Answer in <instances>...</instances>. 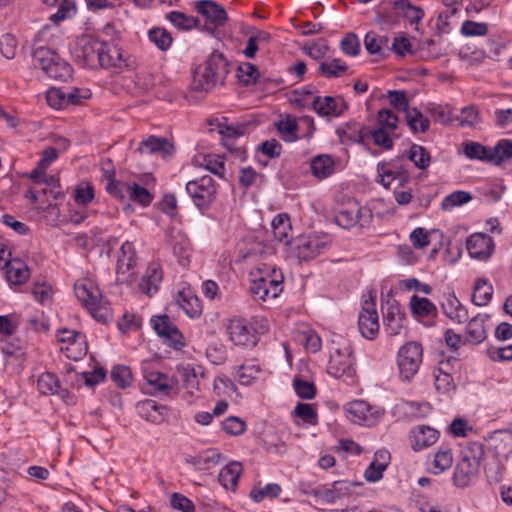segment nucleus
<instances>
[{"label": "nucleus", "mask_w": 512, "mask_h": 512, "mask_svg": "<svg viewBox=\"0 0 512 512\" xmlns=\"http://www.w3.org/2000/svg\"><path fill=\"white\" fill-rule=\"evenodd\" d=\"M228 73L229 63L226 58L221 53L213 52L193 72L190 84L191 91L206 94L215 86L222 85Z\"/></svg>", "instance_id": "1"}, {"label": "nucleus", "mask_w": 512, "mask_h": 512, "mask_svg": "<svg viewBox=\"0 0 512 512\" xmlns=\"http://www.w3.org/2000/svg\"><path fill=\"white\" fill-rule=\"evenodd\" d=\"M485 457L484 445L480 442L468 443L460 452L453 472V483L458 488H466L477 482L481 463Z\"/></svg>", "instance_id": "2"}, {"label": "nucleus", "mask_w": 512, "mask_h": 512, "mask_svg": "<svg viewBox=\"0 0 512 512\" xmlns=\"http://www.w3.org/2000/svg\"><path fill=\"white\" fill-rule=\"evenodd\" d=\"M75 295L88 309L94 319L101 323H107L111 318L108 303L101 296L99 288L91 281L84 279L75 283Z\"/></svg>", "instance_id": "3"}, {"label": "nucleus", "mask_w": 512, "mask_h": 512, "mask_svg": "<svg viewBox=\"0 0 512 512\" xmlns=\"http://www.w3.org/2000/svg\"><path fill=\"white\" fill-rule=\"evenodd\" d=\"M327 372L335 378H341L344 376L352 378L355 374L354 357L351 344L341 336L332 340Z\"/></svg>", "instance_id": "4"}, {"label": "nucleus", "mask_w": 512, "mask_h": 512, "mask_svg": "<svg viewBox=\"0 0 512 512\" xmlns=\"http://www.w3.org/2000/svg\"><path fill=\"white\" fill-rule=\"evenodd\" d=\"M104 48L105 41L90 35L82 36L76 43L73 56L82 66L97 68L100 60L105 62V57H101V51ZM107 61L109 60L106 59Z\"/></svg>", "instance_id": "5"}, {"label": "nucleus", "mask_w": 512, "mask_h": 512, "mask_svg": "<svg viewBox=\"0 0 512 512\" xmlns=\"http://www.w3.org/2000/svg\"><path fill=\"white\" fill-rule=\"evenodd\" d=\"M187 194L200 210H207L216 198V185L210 175L188 181L185 186Z\"/></svg>", "instance_id": "6"}, {"label": "nucleus", "mask_w": 512, "mask_h": 512, "mask_svg": "<svg viewBox=\"0 0 512 512\" xmlns=\"http://www.w3.org/2000/svg\"><path fill=\"white\" fill-rule=\"evenodd\" d=\"M423 349L418 342H409L403 345L397 355V364L400 377L410 381L418 372L422 363Z\"/></svg>", "instance_id": "7"}, {"label": "nucleus", "mask_w": 512, "mask_h": 512, "mask_svg": "<svg viewBox=\"0 0 512 512\" xmlns=\"http://www.w3.org/2000/svg\"><path fill=\"white\" fill-rule=\"evenodd\" d=\"M291 244V249L299 260H310L323 253L330 244L327 235H309L299 237Z\"/></svg>", "instance_id": "8"}, {"label": "nucleus", "mask_w": 512, "mask_h": 512, "mask_svg": "<svg viewBox=\"0 0 512 512\" xmlns=\"http://www.w3.org/2000/svg\"><path fill=\"white\" fill-rule=\"evenodd\" d=\"M141 370L146 383L151 387V395L170 396L175 391L177 381L167 374L153 370L149 362L142 363Z\"/></svg>", "instance_id": "9"}, {"label": "nucleus", "mask_w": 512, "mask_h": 512, "mask_svg": "<svg viewBox=\"0 0 512 512\" xmlns=\"http://www.w3.org/2000/svg\"><path fill=\"white\" fill-rule=\"evenodd\" d=\"M151 324L157 335L168 346L175 350H180L185 346L182 333L168 315L153 316Z\"/></svg>", "instance_id": "10"}, {"label": "nucleus", "mask_w": 512, "mask_h": 512, "mask_svg": "<svg viewBox=\"0 0 512 512\" xmlns=\"http://www.w3.org/2000/svg\"><path fill=\"white\" fill-rule=\"evenodd\" d=\"M136 266V251L132 242L125 241L120 248L117 269H116V282L119 284L131 283L134 272L132 271Z\"/></svg>", "instance_id": "11"}, {"label": "nucleus", "mask_w": 512, "mask_h": 512, "mask_svg": "<svg viewBox=\"0 0 512 512\" xmlns=\"http://www.w3.org/2000/svg\"><path fill=\"white\" fill-rule=\"evenodd\" d=\"M379 327L376 303L371 297L363 302L362 310L358 317V328L364 338L374 340L378 335Z\"/></svg>", "instance_id": "12"}, {"label": "nucleus", "mask_w": 512, "mask_h": 512, "mask_svg": "<svg viewBox=\"0 0 512 512\" xmlns=\"http://www.w3.org/2000/svg\"><path fill=\"white\" fill-rule=\"evenodd\" d=\"M367 215L371 218V212L369 209L360 207L357 203H351L342 206L335 215V222L337 225L344 229H350L357 223L361 226L365 225L364 218Z\"/></svg>", "instance_id": "13"}, {"label": "nucleus", "mask_w": 512, "mask_h": 512, "mask_svg": "<svg viewBox=\"0 0 512 512\" xmlns=\"http://www.w3.org/2000/svg\"><path fill=\"white\" fill-rule=\"evenodd\" d=\"M230 340L235 345L255 346L258 339L255 330L245 319H233L228 325Z\"/></svg>", "instance_id": "14"}, {"label": "nucleus", "mask_w": 512, "mask_h": 512, "mask_svg": "<svg viewBox=\"0 0 512 512\" xmlns=\"http://www.w3.org/2000/svg\"><path fill=\"white\" fill-rule=\"evenodd\" d=\"M469 255L475 259L489 257L494 249V242L491 236L484 233L472 234L466 242Z\"/></svg>", "instance_id": "15"}, {"label": "nucleus", "mask_w": 512, "mask_h": 512, "mask_svg": "<svg viewBox=\"0 0 512 512\" xmlns=\"http://www.w3.org/2000/svg\"><path fill=\"white\" fill-rule=\"evenodd\" d=\"M195 9L198 13L211 21L213 26L207 27V30L210 32H213L215 27L223 25L227 18L225 9L212 0L197 1L195 3Z\"/></svg>", "instance_id": "16"}, {"label": "nucleus", "mask_w": 512, "mask_h": 512, "mask_svg": "<svg viewBox=\"0 0 512 512\" xmlns=\"http://www.w3.org/2000/svg\"><path fill=\"white\" fill-rule=\"evenodd\" d=\"M347 418L355 424L371 425L376 417L372 407L363 400H355L347 404Z\"/></svg>", "instance_id": "17"}, {"label": "nucleus", "mask_w": 512, "mask_h": 512, "mask_svg": "<svg viewBox=\"0 0 512 512\" xmlns=\"http://www.w3.org/2000/svg\"><path fill=\"white\" fill-rule=\"evenodd\" d=\"M101 57H105L109 61H99L101 68H126L129 66L128 58L123 50L119 47L118 43H110L105 41V48L101 51Z\"/></svg>", "instance_id": "18"}, {"label": "nucleus", "mask_w": 512, "mask_h": 512, "mask_svg": "<svg viewBox=\"0 0 512 512\" xmlns=\"http://www.w3.org/2000/svg\"><path fill=\"white\" fill-rule=\"evenodd\" d=\"M392 8L397 17L403 18L411 25H418L425 16L424 10L409 0H394Z\"/></svg>", "instance_id": "19"}, {"label": "nucleus", "mask_w": 512, "mask_h": 512, "mask_svg": "<svg viewBox=\"0 0 512 512\" xmlns=\"http://www.w3.org/2000/svg\"><path fill=\"white\" fill-rule=\"evenodd\" d=\"M404 321L405 314L396 302L390 304L383 313L384 329L389 336L399 335L404 327Z\"/></svg>", "instance_id": "20"}, {"label": "nucleus", "mask_w": 512, "mask_h": 512, "mask_svg": "<svg viewBox=\"0 0 512 512\" xmlns=\"http://www.w3.org/2000/svg\"><path fill=\"white\" fill-rule=\"evenodd\" d=\"M439 437V433L432 427L419 425L411 431L412 449L421 451L433 445Z\"/></svg>", "instance_id": "21"}, {"label": "nucleus", "mask_w": 512, "mask_h": 512, "mask_svg": "<svg viewBox=\"0 0 512 512\" xmlns=\"http://www.w3.org/2000/svg\"><path fill=\"white\" fill-rule=\"evenodd\" d=\"M175 302L190 318H197L202 313L201 301L190 288L179 291Z\"/></svg>", "instance_id": "22"}, {"label": "nucleus", "mask_w": 512, "mask_h": 512, "mask_svg": "<svg viewBox=\"0 0 512 512\" xmlns=\"http://www.w3.org/2000/svg\"><path fill=\"white\" fill-rule=\"evenodd\" d=\"M173 150V144L166 138L157 136H149L142 140L138 147L140 153L161 154L163 157L171 155Z\"/></svg>", "instance_id": "23"}, {"label": "nucleus", "mask_w": 512, "mask_h": 512, "mask_svg": "<svg viewBox=\"0 0 512 512\" xmlns=\"http://www.w3.org/2000/svg\"><path fill=\"white\" fill-rule=\"evenodd\" d=\"M137 410L142 418L154 424L162 423L167 413L165 406L159 405L156 401L151 399L139 402L137 404Z\"/></svg>", "instance_id": "24"}, {"label": "nucleus", "mask_w": 512, "mask_h": 512, "mask_svg": "<svg viewBox=\"0 0 512 512\" xmlns=\"http://www.w3.org/2000/svg\"><path fill=\"white\" fill-rule=\"evenodd\" d=\"M6 279L12 285H22L30 277L28 266L19 259H13L5 263Z\"/></svg>", "instance_id": "25"}, {"label": "nucleus", "mask_w": 512, "mask_h": 512, "mask_svg": "<svg viewBox=\"0 0 512 512\" xmlns=\"http://www.w3.org/2000/svg\"><path fill=\"white\" fill-rule=\"evenodd\" d=\"M390 454L386 450H380L375 453L374 460L370 463L364 472V477L368 482H377L383 477V472L387 468Z\"/></svg>", "instance_id": "26"}, {"label": "nucleus", "mask_w": 512, "mask_h": 512, "mask_svg": "<svg viewBox=\"0 0 512 512\" xmlns=\"http://www.w3.org/2000/svg\"><path fill=\"white\" fill-rule=\"evenodd\" d=\"M336 133L340 142L345 145L362 143L366 136L364 127L356 122L346 123L344 126L337 128Z\"/></svg>", "instance_id": "27"}, {"label": "nucleus", "mask_w": 512, "mask_h": 512, "mask_svg": "<svg viewBox=\"0 0 512 512\" xmlns=\"http://www.w3.org/2000/svg\"><path fill=\"white\" fill-rule=\"evenodd\" d=\"M242 471L243 467L240 462H230L221 469L218 480L225 489L234 491Z\"/></svg>", "instance_id": "28"}, {"label": "nucleus", "mask_w": 512, "mask_h": 512, "mask_svg": "<svg viewBox=\"0 0 512 512\" xmlns=\"http://www.w3.org/2000/svg\"><path fill=\"white\" fill-rule=\"evenodd\" d=\"M37 388L41 394H58L63 399L69 394L66 389H60L57 376L50 372L43 373L38 377Z\"/></svg>", "instance_id": "29"}, {"label": "nucleus", "mask_w": 512, "mask_h": 512, "mask_svg": "<svg viewBox=\"0 0 512 512\" xmlns=\"http://www.w3.org/2000/svg\"><path fill=\"white\" fill-rule=\"evenodd\" d=\"M442 309L445 315L456 323H464L468 319L466 308L454 295L447 297L446 301L442 303Z\"/></svg>", "instance_id": "30"}, {"label": "nucleus", "mask_w": 512, "mask_h": 512, "mask_svg": "<svg viewBox=\"0 0 512 512\" xmlns=\"http://www.w3.org/2000/svg\"><path fill=\"white\" fill-rule=\"evenodd\" d=\"M271 226L275 239L286 245L290 244L291 222L288 214L281 213L276 215L272 220Z\"/></svg>", "instance_id": "31"}, {"label": "nucleus", "mask_w": 512, "mask_h": 512, "mask_svg": "<svg viewBox=\"0 0 512 512\" xmlns=\"http://www.w3.org/2000/svg\"><path fill=\"white\" fill-rule=\"evenodd\" d=\"M406 170L398 160H394L387 163H378L377 165V173L380 177V183L388 188L393 180H396V177L402 173V171Z\"/></svg>", "instance_id": "32"}, {"label": "nucleus", "mask_w": 512, "mask_h": 512, "mask_svg": "<svg viewBox=\"0 0 512 512\" xmlns=\"http://www.w3.org/2000/svg\"><path fill=\"white\" fill-rule=\"evenodd\" d=\"M162 281V272L156 266H149L146 274L139 282V289L141 292L151 296L158 290V285Z\"/></svg>", "instance_id": "33"}, {"label": "nucleus", "mask_w": 512, "mask_h": 512, "mask_svg": "<svg viewBox=\"0 0 512 512\" xmlns=\"http://www.w3.org/2000/svg\"><path fill=\"white\" fill-rule=\"evenodd\" d=\"M43 2L49 6L58 7L57 11L49 17L55 24L70 18L75 13V4L72 0H43Z\"/></svg>", "instance_id": "34"}, {"label": "nucleus", "mask_w": 512, "mask_h": 512, "mask_svg": "<svg viewBox=\"0 0 512 512\" xmlns=\"http://www.w3.org/2000/svg\"><path fill=\"white\" fill-rule=\"evenodd\" d=\"M310 168L315 177L324 179L334 172V160L329 155H319L312 159Z\"/></svg>", "instance_id": "35"}, {"label": "nucleus", "mask_w": 512, "mask_h": 512, "mask_svg": "<svg viewBox=\"0 0 512 512\" xmlns=\"http://www.w3.org/2000/svg\"><path fill=\"white\" fill-rule=\"evenodd\" d=\"M313 109L320 116H338L342 113V109H338L336 98L332 96L320 97L317 96L312 102Z\"/></svg>", "instance_id": "36"}, {"label": "nucleus", "mask_w": 512, "mask_h": 512, "mask_svg": "<svg viewBox=\"0 0 512 512\" xmlns=\"http://www.w3.org/2000/svg\"><path fill=\"white\" fill-rule=\"evenodd\" d=\"M410 307L414 315L418 317H435L436 306L428 299L413 295L410 298Z\"/></svg>", "instance_id": "37"}, {"label": "nucleus", "mask_w": 512, "mask_h": 512, "mask_svg": "<svg viewBox=\"0 0 512 512\" xmlns=\"http://www.w3.org/2000/svg\"><path fill=\"white\" fill-rule=\"evenodd\" d=\"M58 56L51 48L41 45L36 46L32 54L34 64L38 65L44 72L58 59Z\"/></svg>", "instance_id": "38"}, {"label": "nucleus", "mask_w": 512, "mask_h": 512, "mask_svg": "<svg viewBox=\"0 0 512 512\" xmlns=\"http://www.w3.org/2000/svg\"><path fill=\"white\" fill-rule=\"evenodd\" d=\"M347 70V64L338 58L323 61L318 67V73L326 78H338Z\"/></svg>", "instance_id": "39"}, {"label": "nucleus", "mask_w": 512, "mask_h": 512, "mask_svg": "<svg viewBox=\"0 0 512 512\" xmlns=\"http://www.w3.org/2000/svg\"><path fill=\"white\" fill-rule=\"evenodd\" d=\"M486 339V330L484 321L481 318L474 317L466 327L465 341L472 344H480Z\"/></svg>", "instance_id": "40"}, {"label": "nucleus", "mask_w": 512, "mask_h": 512, "mask_svg": "<svg viewBox=\"0 0 512 512\" xmlns=\"http://www.w3.org/2000/svg\"><path fill=\"white\" fill-rule=\"evenodd\" d=\"M493 287L484 279H478L474 286L472 301L477 306L486 305L492 298Z\"/></svg>", "instance_id": "41"}, {"label": "nucleus", "mask_w": 512, "mask_h": 512, "mask_svg": "<svg viewBox=\"0 0 512 512\" xmlns=\"http://www.w3.org/2000/svg\"><path fill=\"white\" fill-rule=\"evenodd\" d=\"M491 163L500 165L503 161L508 160L512 157V140L502 139L498 143L490 148Z\"/></svg>", "instance_id": "42"}, {"label": "nucleus", "mask_w": 512, "mask_h": 512, "mask_svg": "<svg viewBox=\"0 0 512 512\" xmlns=\"http://www.w3.org/2000/svg\"><path fill=\"white\" fill-rule=\"evenodd\" d=\"M276 127L284 141L292 142L298 139V124L292 116L286 115L284 119L276 123Z\"/></svg>", "instance_id": "43"}, {"label": "nucleus", "mask_w": 512, "mask_h": 512, "mask_svg": "<svg viewBox=\"0 0 512 512\" xmlns=\"http://www.w3.org/2000/svg\"><path fill=\"white\" fill-rule=\"evenodd\" d=\"M452 463L453 456L451 449H441L435 453L429 470L434 474H440L449 469Z\"/></svg>", "instance_id": "44"}, {"label": "nucleus", "mask_w": 512, "mask_h": 512, "mask_svg": "<svg viewBox=\"0 0 512 512\" xmlns=\"http://www.w3.org/2000/svg\"><path fill=\"white\" fill-rule=\"evenodd\" d=\"M406 121L407 125L414 133H424L428 130L430 125L428 118L424 117L423 114L416 108L407 111Z\"/></svg>", "instance_id": "45"}, {"label": "nucleus", "mask_w": 512, "mask_h": 512, "mask_svg": "<svg viewBox=\"0 0 512 512\" xmlns=\"http://www.w3.org/2000/svg\"><path fill=\"white\" fill-rule=\"evenodd\" d=\"M50 78L66 81L71 78L72 68L60 56L55 60L45 72Z\"/></svg>", "instance_id": "46"}, {"label": "nucleus", "mask_w": 512, "mask_h": 512, "mask_svg": "<svg viewBox=\"0 0 512 512\" xmlns=\"http://www.w3.org/2000/svg\"><path fill=\"white\" fill-rule=\"evenodd\" d=\"M464 154L469 159L490 162V148L483 146L478 142L469 141L464 144Z\"/></svg>", "instance_id": "47"}, {"label": "nucleus", "mask_w": 512, "mask_h": 512, "mask_svg": "<svg viewBox=\"0 0 512 512\" xmlns=\"http://www.w3.org/2000/svg\"><path fill=\"white\" fill-rule=\"evenodd\" d=\"M167 19L178 29L190 30L197 27L199 20L194 16H188L179 11H172L167 14Z\"/></svg>", "instance_id": "48"}, {"label": "nucleus", "mask_w": 512, "mask_h": 512, "mask_svg": "<svg viewBox=\"0 0 512 512\" xmlns=\"http://www.w3.org/2000/svg\"><path fill=\"white\" fill-rule=\"evenodd\" d=\"M408 159L412 161L418 169L424 170L430 164V154L422 146L413 144L408 151Z\"/></svg>", "instance_id": "49"}, {"label": "nucleus", "mask_w": 512, "mask_h": 512, "mask_svg": "<svg viewBox=\"0 0 512 512\" xmlns=\"http://www.w3.org/2000/svg\"><path fill=\"white\" fill-rule=\"evenodd\" d=\"M126 192L128 193L130 200L143 206L150 205L153 199L152 194L145 187L140 186L137 183L126 186Z\"/></svg>", "instance_id": "50"}, {"label": "nucleus", "mask_w": 512, "mask_h": 512, "mask_svg": "<svg viewBox=\"0 0 512 512\" xmlns=\"http://www.w3.org/2000/svg\"><path fill=\"white\" fill-rule=\"evenodd\" d=\"M472 200V195L466 191H454L445 196L442 200L441 207L443 210H451L455 207L464 205Z\"/></svg>", "instance_id": "51"}, {"label": "nucleus", "mask_w": 512, "mask_h": 512, "mask_svg": "<svg viewBox=\"0 0 512 512\" xmlns=\"http://www.w3.org/2000/svg\"><path fill=\"white\" fill-rule=\"evenodd\" d=\"M148 38L161 51L168 50L173 40L171 34L167 30L159 27L149 30Z\"/></svg>", "instance_id": "52"}, {"label": "nucleus", "mask_w": 512, "mask_h": 512, "mask_svg": "<svg viewBox=\"0 0 512 512\" xmlns=\"http://www.w3.org/2000/svg\"><path fill=\"white\" fill-rule=\"evenodd\" d=\"M258 77V68L251 63H242L237 68V78L245 86L254 84L257 81Z\"/></svg>", "instance_id": "53"}, {"label": "nucleus", "mask_w": 512, "mask_h": 512, "mask_svg": "<svg viewBox=\"0 0 512 512\" xmlns=\"http://www.w3.org/2000/svg\"><path fill=\"white\" fill-rule=\"evenodd\" d=\"M111 378L119 388H127L132 383V372L128 366L116 365L111 371Z\"/></svg>", "instance_id": "54"}, {"label": "nucleus", "mask_w": 512, "mask_h": 512, "mask_svg": "<svg viewBox=\"0 0 512 512\" xmlns=\"http://www.w3.org/2000/svg\"><path fill=\"white\" fill-rule=\"evenodd\" d=\"M224 157L220 155H207L204 157L203 166L212 174L224 179L225 174V161Z\"/></svg>", "instance_id": "55"}, {"label": "nucleus", "mask_w": 512, "mask_h": 512, "mask_svg": "<svg viewBox=\"0 0 512 512\" xmlns=\"http://www.w3.org/2000/svg\"><path fill=\"white\" fill-rule=\"evenodd\" d=\"M293 387L295 393L301 399L310 400L315 397L316 387L312 382L308 380H304L300 377H295L293 380Z\"/></svg>", "instance_id": "56"}, {"label": "nucleus", "mask_w": 512, "mask_h": 512, "mask_svg": "<svg viewBox=\"0 0 512 512\" xmlns=\"http://www.w3.org/2000/svg\"><path fill=\"white\" fill-rule=\"evenodd\" d=\"M360 47V41L353 32L346 34L340 42V49L347 56H357L360 52Z\"/></svg>", "instance_id": "57"}, {"label": "nucleus", "mask_w": 512, "mask_h": 512, "mask_svg": "<svg viewBox=\"0 0 512 512\" xmlns=\"http://www.w3.org/2000/svg\"><path fill=\"white\" fill-rule=\"evenodd\" d=\"M246 128L247 125L239 124L237 126H226L224 129H221L220 133L224 146L231 150L234 144V138L244 135Z\"/></svg>", "instance_id": "58"}, {"label": "nucleus", "mask_w": 512, "mask_h": 512, "mask_svg": "<svg viewBox=\"0 0 512 512\" xmlns=\"http://www.w3.org/2000/svg\"><path fill=\"white\" fill-rule=\"evenodd\" d=\"M46 99L50 107L62 109L67 106L66 90L62 88H50L47 91Z\"/></svg>", "instance_id": "59"}, {"label": "nucleus", "mask_w": 512, "mask_h": 512, "mask_svg": "<svg viewBox=\"0 0 512 512\" xmlns=\"http://www.w3.org/2000/svg\"><path fill=\"white\" fill-rule=\"evenodd\" d=\"M437 230H431V232L427 231L422 227L415 228L410 234V241L414 248L423 249L429 245L430 234L437 233Z\"/></svg>", "instance_id": "60"}, {"label": "nucleus", "mask_w": 512, "mask_h": 512, "mask_svg": "<svg viewBox=\"0 0 512 512\" xmlns=\"http://www.w3.org/2000/svg\"><path fill=\"white\" fill-rule=\"evenodd\" d=\"M388 98L391 106L398 111H405L407 113L409 109V102L404 90H389Z\"/></svg>", "instance_id": "61"}, {"label": "nucleus", "mask_w": 512, "mask_h": 512, "mask_svg": "<svg viewBox=\"0 0 512 512\" xmlns=\"http://www.w3.org/2000/svg\"><path fill=\"white\" fill-rule=\"evenodd\" d=\"M222 428L227 434L238 436L246 430V423L238 417L230 416L222 422Z\"/></svg>", "instance_id": "62"}, {"label": "nucleus", "mask_w": 512, "mask_h": 512, "mask_svg": "<svg viewBox=\"0 0 512 512\" xmlns=\"http://www.w3.org/2000/svg\"><path fill=\"white\" fill-rule=\"evenodd\" d=\"M294 413L306 423H317V412L311 404L299 402L294 409Z\"/></svg>", "instance_id": "63"}, {"label": "nucleus", "mask_w": 512, "mask_h": 512, "mask_svg": "<svg viewBox=\"0 0 512 512\" xmlns=\"http://www.w3.org/2000/svg\"><path fill=\"white\" fill-rule=\"evenodd\" d=\"M170 504L174 509H177L181 512H195V506L193 502L180 493H174L171 496Z\"/></svg>", "instance_id": "64"}]
</instances>
